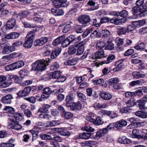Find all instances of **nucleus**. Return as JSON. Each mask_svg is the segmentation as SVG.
<instances>
[{
    "instance_id": "obj_29",
    "label": "nucleus",
    "mask_w": 147,
    "mask_h": 147,
    "mask_svg": "<svg viewBox=\"0 0 147 147\" xmlns=\"http://www.w3.org/2000/svg\"><path fill=\"white\" fill-rule=\"evenodd\" d=\"M33 42L31 40H30L26 39V41L24 44V46L26 48H30L32 45Z\"/></svg>"
},
{
    "instance_id": "obj_54",
    "label": "nucleus",
    "mask_w": 147,
    "mask_h": 147,
    "mask_svg": "<svg viewBox=\"0 0 147 147\" xmlns=\"http://www.w3.org/2000/svg\"><path fill=\"white\" fill-rule=\"evenodd\" d=\"M95 107L97 109L105 108L107 106L106 104H100L99 103H96L94 105Z\"/></svg>"
},
{
    "instance_id": "obj_34",
    "label": "nucleus",
    "mask_w": 147,
    "mask_h": 147,
    "mask_svg": "<svg viewBox=\"0 0 147 147\" xmlns=\"http://www.w3.org/2000/svg\"><path fill=\"white\" fill-rule=\"evenodd\" d=\"M42 91L43 94L47 96H49V95L52 93V90L49 87L45 88Z\"/></svg>"
},
{
    "instance_id": "obj_7",
    "label": "nucleus",
    "mask_w": 147,
    "mask_h": 147,
    "mask_svg": "<svg viewBox=\"0 0 147 147\" xmlns=\"http://www.w3.org/2000/svg\"><path fill=\"white\" fill-rule=\"evenodd\" d=\"M78 21L80 23L85 24L90 21V18L88 15H83L79 17Z\"/></svg>"
},
{
    "instance_id": "obj_53",
    "label": "nucleus",
    "mask_w": 147,
    "mask_h": 147,
    "mask_svg": "<svg viewBox=\"0 0 147 147\" xmlns=\"http://www.w3.org/2000/svg\"><path fill=\"white\" fill-rule=\"evenodd\" d=\"M15 69H16L13 63L6 66L5 67V70L6 71L13 70Z\"/></svg>"
},
{
    "instance_id": "obj_46",
    "label": "nucleus",
    "mask_w": 147,
    "mask_h": 147,
    "mask_svg": "<svg viewBox=\"0 0 147 147\" xmlns=\"http://www.w3.org/2000/svg\"><path fill=\"white\" fill-rule=\"evenodd\" d=\"M115 58V56L113 55L110 54L108 57L107 61H105L104 63L108 64L113 61Z\"/></svg>"
},
{
    "instance_id": "obj_12",
    "label": "nucleus",
    "mask_w": 147,
    "mask_h": 147,
    "mask_svg": "<svg viewBox=\"0 0 147 147\" xmlns=\"http://www.w3.org/2000/svg\"><path fill=\"white\" fill-rule=\"evenodd\" d=\"M145 104L146 102L142 98L138 100L135 102V105L138 106L140 109H144Z\"/></svg>"
},
{
    "instance_id": "obj_43",
    "label": "nucleus",
    "mask_w": 147,
    "mask_h": 147,
    "mask_svg": "<svg viewBox=\"0 0 147 147\" xmlns=\"http://www.w3.org/2000/svg\"><path fill=\"white\" fill-rule=\"evenodd\" d=\"M75 94L72 93L66 96L65 98L66 102H70L74 100L75 98Z\"/></svg>"
},
{
    "instance_id": "obj_33",
    "label": "nucleus",
    "mask_w": 147,
    "mask_h": 147,
    "mask_svg": "<svg viewBox=\"0 0 147 147\" xmlns=\"http://www.w3.org/2000/svg\"><path fill=\"white\" fill-rule=\"evenodd\" d=\"M125 103L127 107H131L135 105V102H134L133 98H130L129 100L125 102Z\"/></svg>"
},
{
    "instance_id": "obj_3",
    "label": "nucleus",
    "mask_w": 147,
    "mask_h": 147,
    "mask_svg": "<svg viewBox=\"0 0 147 147\" xmlns=\"http://www.w3.org/2000/svg\"><path fill=\"white\" fill-rule=\"evenodd\" d=\"M3 48L2 51L3 54H7L15 50V48L14 47H11L8 45L7 43H0V47Z\"/></svg>"
},
{
    "instance_id": "obj_61",
    "label": "nucleus",
    "mask_w": 147,
    "mask_h": 147,
    "mask_svg": "<svg viewBox=\"0 0 147 147\" xmlns=\"http://www.w3.org/2000/svg\"><path fill=\"white\" fill-rule=\"evenodd\" d=\"M134 50L132 49H129L127 50L124 54L125 56H127L130 55L134 53Z\"/></svg>"
},
{
    "instance_id": "obj_32",
    "label": "nucleus",
    "mask_w": 147,
    "mask_h": 147,
    "mask_svg": "<svg viewBox=\"0 0 147 147\" xmlns=\"http://www.w3.org/2000/svg\"><path fill=\"white\" fill-rule=\"evenodd\" d=\"M77 63V59L76 58H74L65 62V65H76Z\"/></svg>"
},
{
    "instance_id": "obj_57",
    "label": "nucleus",
    "mask_w": 147,
    "mask_h": 147,
    "mask_svg": "<svg viewBox=\"0 0 147 147\" xmlns=\"http://www.w3.org/2000/svg\"><path fill=\"white\" fill-rule=\"evenodd\" d=\"M119 82V79L118 78H114L110 79L109 80V83L115 84Z\"/></svg>"
},
{
    "instance_id": "obj_4",
    "label": "nucleus",
    "mask_w": 147,
    "mask_h": 147,
    "mask_svg": "<svg viewBox=\"0 0 147 147\" xmlns=\"http://www.w3.org/2000/svg\"><path fill=\"white\" fill-rule=\"evenodd\" d=\"M76 39L75 36L71 35L62 41L61 45L63 47H67L72 42L75 41Z\"/></svg>"
},
{
    "instance_id": "obj_21",
    "label": "nucleus",
    "mask_w": 147,
    "mask_h": 147,
    "mask_svg": "<svg viewBox=\"0 0 147 147\" xmlns=\"http://www.w3.org/2000/svg\"><path fill=\"white\" fill-rule=\"evenodd\" d=\"M82 107V105L79 102H73L72 103L70 109L71 110L74 111L76 109H79Z\"/></svg>"
},
{
    "instance_id": "obj_1",
    "label": "nucleus",
    "mask_w": 147,
    "mask_h": 147,
    "mask_svg": "<svg viewBox=\"0 0 147 147\" xmlns=\"http://www.w3.org/2000/svg\"><path fill=\"white\" fill-rule=\"evenodd\" d=\"M49 58L48 61L43 59L37 60L32 64V70L34 71H42L46 69L47 66L49 63Z\"/></svg>"
},
{
    "instance_id": "obj_38",
    "label": "nucleus",
    "mask_w": 147,
    "mask_h": 147,
    "mask_svg": "<svg viewBox=\"0 0 147 147\" xmlns=\"http://www.w3.org/2000/svg\"><path fill=\"white\" fill-rule=\"evenodd\" d=\"M74 29L77 33H81L83 32V27L82 26L79 25L75 26Z\"/></svg>"
},
{
    "instance_id": "obj_59",
    "label": "nucleus",
    "mask_w": 147,
    "mask_h": 147,
    "mask_svg": "<svg viewBox=\"0 0 147 147\" xmlns=\"http://www.w3.org/2000/svg\"><path fill=\"white\" fill-rule=\"evenodd\" d=\"M106 45L105 43L103 41L100 42L96 45V48L98 49H101L103 48Z\"/></svg>"
},
{
    "instance_id": "obj_58",
    "label": "nucleus",
    "mask_w": 147,
    "mask_h": 147,
    "mask_svg": "<svg viewBox=\"0 0 147 147\" xmlns=\"http://www.w3.org/2000/svg\"><path fill=\"white\" fill-rule=\"evenodd\" d=\"M71 28V27L70 24H68L65 26L63 30V32L64 33H67L70 31Z\"/></svg>"
},
{
    "instance_id": "obj_60",
    "label": "nucleus",
    "mask_w": 147,
    "mask_h": 147,
    "mask_svg": "<svg viewBox=\"0 0 147 147\" xmlns=\"http://www.w3.org/2000/svg\"><path fill=\"white\" fill-rule=\"evenodd\" d=\"M124 39L119 37H117L115 40V42L117 43V45L118 46L121 45L123 43Z\"/></svg>"
},
{
    "instance_id": "obj_42",
    "label": "nucleus",
    "mask_w": 147,
    "mask_h": 147,
    "mask_svg": "<svg viewBox=\"0 0 147 147\" xmlns=\"http://www.w3.org/2000/svg\"><path fill=\"white\" fill-rule=\"evenodd\" d=\"M23 24L25 28H35L36 25L33 24H31L27 21H24Z\"/></svg>"
},
{
    "instance_id": "obj_14",
    "label": "nucleus",
    "mask_w": 147,
    "mask_h": 147,
    "mask_svg": "<svg viewBox=\"0 0 147 147\" xmlns=\"http://www.w3.org/2000/svg\"><path fill=\"white\" fill-rule=\"evenodd\" d=\"M61 50L60 48H58L53 50L51 53L50 57L51 59L56 58L61 53Z\"/></svg>"
},
{
    "instance_id": "obj_6",
    "label": "nucleus",
    "mask_w": 147,
    "mask_h": 147,
    "mask_svg": "<svg viewBox=\"0 0 147 147\" xmlns=\"http://www.w3.org/2000/svg\"><path fill=\"white\" fill-rule=\"evenodd\" d=\"M48 40V38L47 37H43L35 40L34 42V45L35 47L41 46L47 42Z\"/></svg>"
},
{
    "instance_id": "obj_2",
    "label": "nucleus",
    "mask_w": 147,
    "mask_h": 147,
    "mask_svg": "<svg viewBox=\"0 0 147 147\" xmlns=\"http://www.w3.org/2000/svg\"><path fill=\"white\" fill-rule=\"evenodd\" d=\"M3 110L8 113L7 116L9 118H14L17 120H21L23 118V114L20 113L15 112L14 109L10 106H6Z\"/></svg>"
},
{
    "instance_id": "obj_11",
    "label": "nucleus",
    "mask_w": 147,
    "mask_h": 147,
    "mask_svg": "<svg viewBox=\"0 0 147 147\" xmlns=\"http://www.w3.org/2000/svg\"><path fill=\"white\" fill-rule=\"evenodd\" d=\"M16 20L14 18H11L7 22L6 28L9 29H12L16 24Z\"/></svg>"
},
{
    "instance_id": "obj_9",
    "label": "nucleus",
    "mask_w": 147,
    "mask_h": 147,
    "mask_svg": "<svg viewBox=\"0 0 147 147\" xmlns=\"http://www.w3.org/2000/svg\"><path fill=\"white\" fill-rule=\"evenodd\" d=\"M100 96L102 99L105 100H109L112 97V95L107 92L102 91L100 94Z\"/></svg>"
},
{
    "instance_id": "obj_26",
    "label": "nucleus",
    "mask_w": 147,
    "mask_h": 147,
    "mask_svg": "<svg viewBox=\"0 0 147 147\" xmlns=\"http://www.w3.org/2000/svg\"><path fill=\"white\" fill-rule=\"evenodd\" d=\"M107 133V130H104L103 128L97 131L96 133V138L98 139L100 137L102 136L104 134Z\"/></svg>"
},
{
    "instance_id": "obj_28",
    "label": "nucleus",
    "mask_w": 147,
    "mask_h": 147,
    "mask_svg": "<svg viewBox=\"0 0 147 147\" xmlns=\"http://www.w3.org/2000/svg\"><path fill=\"white\" fill-rule=\"evenodd\" d=\"M39 98V96H36L35 97L32 96L25 98V99L30 102L34 104L36 102V100H38Z\"/></svg>"
},
{
    "instance_id": "obj_19",
    "label": "nucleus",
    "mask_w": 147,
    "mask_h": 147,
    "mask_svg": "<svg viewBox=\"0 0 147 147\" xmlns=\"http://www.w3.org/2000/svg\"><path fill=\"white\" fill-rule=\"evenodd\" d=\"M50 107V105L47 104H44L42 107L40 108L38 111L41 113H47L48 111V109Z\"/></svg>"
},
{
    "instance_id": "obj_31",
    "label": "nucleus",
    "mask_w": 147,
    "mask_h": 147,
    "mask_svg": "<svg viewBox=\"0 0 147 147\" xmlns=\"http://www.w3.org/2000/svg\"><path fill=\"white\" fill-rule=\"evenodd\" d=\"M35 33L33 31H30L27 34L26 39L32 40L33 42L34 39V37L35 35Z\"/></svg>"
},
{
    "instance_id": "obj_62",
    "label": "nucleus",
    "mask_w": 147,
    "mask_h": 147,
    "mask_svg": "<svg viewBox=\"0 0 147 147\" xmlns=\"http://www.w3.org/2000/svg\"><path fill=\"white\" fill-rule=\"evenodd\" d=\"M25 115L28 117H30L32 116V113L29 109H26L24 111Z\"/></svg>"
},
{
    "instance_id": "obj_30",
    "label": "nucleus",
    "mask_w": 147,
    "mask_h": 147,
    "mask_svg": "<svg viewBox=\"0 0 147 147\" xmlns=\"http://www.w3.org/2000/svg\"><path fill=\"white\" fill-rule=\"evenodd\" d=\"M15 69H17L23 66L24 65V62L22 61H19L13 63Z\"/></svg>"
},
{
    "instance_id": "obj_13",
    "label": "nucleus",
    "mask_w": 147,
    "mask_h": 147,
    "mask_svg": "<svg viewBox=\"0 0 147 147\" xmlns=\"http://www.w3.org/2000/svg\"><path fill=\"white\" fill-rule=\"evenodd\" d=\"M127 122L123 119L118 121L116 122L115 127L118 129H121L123 126H125L127 125Z\"/></svg>"
},
{
    "instance_id": "obj_35",
    "label": "nucleus",
    "mask_w": 147,
    "mask_h": 147,
    "mask_svg": "<svg viewBox=\"0 0 147 147\" xmlns=\"http://www.w3.org/2000/svg\"><path fill=\"white\" fill-rule=\"evenodd\" d=\"M59 124V121L57 120H52L48 122V126L54 127L57 126Z\"/></svg>"
},
{
    "instance_id": "obj_23",
    "label": "nucleus",
    "mask_w": 147,
    "mask_h": 147,
    "mask_svg": "<svg viewBox=\"0 0 147 147\" xmlns=\"http://www.w3.org/2000/svg\"><path fill=\"white\" fill-rule=\"evenodd\" d=\"M142 8L138 6H135L132 8V12L133 15L137 16L138 13L140 12V11L142 10Z\"/></svg>"
},
{
    "instance_id": "obj_55",
    "label": "nucleus",
    "mask_w": 147,
    "mask_h": 147,
    "mask_svg": "<svg viewBox=\"0 0 147 147\" xmlns=\"http://www.w3.org/2000/svg\"><path fill=\"white\" fill-rule=\"evenodd\" d=\"M92 82L95 85H99L104 82V80L101 78L97 79L92 80Z\"/></svg>"
},
{
    "instance_id": "obj_44",
    "label": "nucleus",
    "mask_w": 147,
    "mask_h": 147,
    "mask_svg": "<svg viewBox=\"0 0 147 147\" xmlns=\"http://www.w3.org/2000/svg\"><path fill=\"white\" fill-rule=\"evenodd\" d=\"M119 111L121 113H129L131 112V110L128 107H123L121 108Z\"/></svg>"
},
{
    "instance_id": "obj_36",
    "label": "nucleus",
    "mask_w": 147,
    "mask_h": 147,
    "mask_svg": "<svg viewBox=\"0 0 147 147\" xmlns=\"http://www.w3.org/2000/svg\"><path fill=\"white\" fill-rule=\"evenodd\" d=\"M127 32L126 28L122 27L118 29L117 33L119 35L125 34Z\"/></svg>"
},
{
    "instance_id": "obj_5",
    "label": "nucleus",
    "mask_w": 147,
    "mask_h": 147,
    "mask_svg": "<svg viewBox=\"0 0 147 147\" xmlns=\"http://www.w3.org/2000/svg\"><path fill=\"white\" fill-rule=\"evenodd\" d=\"M19 121V120H18ZM20 121V120H19ZM8 122L10 125H11L13 129L16 130H19L22 128L21 126L18 123V120H15L13 119L8 118Z\"/></svg>"
},
{
    "instance_id": "obj_17",
    "label": "nucleus",
    "mask_w": 147,
    "mask_h": 147,
    "mask_svg": "<svg viewBox=\"0 0 147 147\" xmlns=\"http://www.w3.org/2000/svg\"><path fill=\"white\" fill-rule=\"evenodd\" d=\"M65 38V36L64 35L58 37L53 41V45L55 46L57 45L60 44Z\"/></svg>"
},
{
    "instance_id": "obj_10",
    "label": "nucleus",
    "mask_w": 147,
    "mask_h": 147,
    "mask_svg": "<svg viewBox=\"0 0 147 147\" xmlns=\"http://www.w3.org/2000/svg\"><path fill=\"white\" fill-rule=\"evenodd\" d=\"M56 131H57L58 133L60 135L63 136H68L70 135L69 132L67 131L65 128H55Z\"/></svg>"
},
{
    "instance_id": "obj_40",
    "label": "nucleus",
    "mask_w": 147,
    "mask_h": 147,
    "mask_svg": "<svg viewBox=\"0 0 147 147\" xmlns=\"http://www.w3.org/2000/svg\"><path fill=\"white\" fill-rule=\"evenodd\" d=\"M96 58L100 59L104 57V51L102 50H100L96 52L95 54Z\"/></svg>"
},
{
    "instance_id": "obj_56",
    "label": "nucleus",
    "mask_w": 147,
    "mask_h": 147,
    "mask_svg": "<svg viewBox=\"0 0 147 147\" xmlns=\"http://www.w3.org/2000/svg\"><path fill=\"white\" fill-rule=\"evenodd\" d=\"M59 67V65L57 62H55L50 67V69L51 70L54 71L58 69Z\"/></svg>"
},
{
    "instance_id": "obj_18",
    "label": "nucleus",
    "mask_w": 147,
    "mask_h": 147,
    "mask_svg": "<svg viewBox=\"0 0 147 147\" xmlns=\"http://www.w3.org/2000/svg\"><path fill=\"white\" fill-rule=\"evenodd\" d=\"M132 137L133 138H136L138 139L143 138V136L140 135L139 130L137 129H133L132 131Z\"/></svg>"
},
{
    "instance_id": "obj_15",
    "label": "nucleus",
    "mask_w": 147,
    "mask_h": 147,
    "mask_svg": "<svg viewBox=\"0 0 147 147\" xmlns=\"http://www.w3.org/2000/svg\"><path fill=\"white\" fill-rule=\"evenodd\" d=\"M61 75V72L56 71L53 72H50L49 74V76H50V78L54 79L59 78Z\"/></svg>"
},
{
    "instance_id": "obj_24",
    "label": "nucleus",
    "mask_w": 147,
    "mask_h": 147,
    "mask_svg": "<svg viewBox=\"0 0 147 147\" xmlns=\"http://www.w3.org/2000/svg\"><path fill=\"white\" fill-rule=\"evenodd\" d=\"M132 74L134 78L136 79L142 78L145 76L144 74L140 72L134 71L132 72Z\"/></svg>"
},
{
    "instance_id": "obj_63",
    "label": "nucleus",
    "mask_w": 147,
    "mask_h": 147,
    "mask_svg": "<svg viewBox=\"0 0 147 147\" xmlns=\"http://www.w3.org/2000/svg\"><path fill=\"white\" fill-rule=\"evenodd\" d=\"M29 13L28 11H24L19 13L18 15L20 18H25L28 15Z\"/></svg>"
},
{
    "instance_id": "obj_37",
    "label": "nucleus",
    "mask_w": 147,
    "mask_h": 147,
    "mask_svg": "<svg viewBox=\"0 0 147 147\" xmlns=\"http://www.w3.org/2000/svg\"><path fill=\"white\" fill-rule=\"evenodd\" d=\"M114 48L113 43L111 41H108L107 43V45L105 49V50H112Z\"/></svg>"
},
{
    "instance_id": "obj_51",
    "label": "nucleus",
    "mask_w": 147,
    "mask_h": 147,
    "mask_svg": "<svg viewBox=\"0 0 147 147\" xmlns=\"http://www.w3.org/2000/svg\"><path fill=\"white\" fill-rule=\"evenodd\" d=\"M128 15V13L126 10H122L121 12H119V16H120L123 18H126Z\"/></svg>"
},
{
    "instance_id": "obj_48",
    "label": "nucleus",
    "mask_w": 147,
    "mask_h": 147,
    "mask_svg": "<svg viewBox=\"0 0 147 147\" xmlns=\"http://www.w3.org/2000/svg\"><path fill=\"white\" fill-rule=\"evenodd\" d=\"M103 122L101 117H100L97 116L96 118V119H95L94 124L96 125H99L102 124Z\"/></svg>"
},
{
    "instance_id": "obj_22",
    "label": "nucleus",
    "mask_w": 147,
    "mask_h": 147,
    "mask_svg": "<svg viewBox=\"0 0 147 147\" xmlns=\"http://www.w3.org/2000/svg\"><path fill=\"white\" fill-rule=\"evenodd\" d=\"M92 136V134L88 132H83L79 135L80 138L82 139L87 140L89 139Z\"/></svg>"
},
{
    "instance_id": "obj_41",
    "label": "nucleus",
    "mask_w": 147,
    "mask_h": 147,
    "mask_svg": "<svg viewBox=\"0 0 147 147\" xmlns=\"http://www.w3.org/2000/svg\"><path fill=\"white\" fill-rule=\"evenodd\" d=\"M62 116L66 119H70L73 116V114L69 112L65 111L62 113Z\"/></svg>"
},
{
    "instance_id": "obj_47",
    "label": "nucleus",
    "mask_w": 147,
    "mask_h": 147,
    "mask_svg": "<svg viewBox=\"0 0 147 147\" xmlns=\"http://www.w3.org/2000/svg\"><path fill=\"white\" fill-rule=\"evenodd\" d=\"M40 136L42 140H53V138L52 137L51 135H48L45 134H41Z\"/></svg>"
},
{
    "instance_id": "obj_8",
    "label": "nucleus",
    "mask_w": 147,
    "mask_h": 147,
    "mask_svg": "<svg viewBox=\"0 0 147 147\" xmlns=\"http://www.w3.org/2000/svg\"><path fill=\"white\" fill-rule=\"evenodd\" d=\"M13 98V96L12 94H8L3 97L1 100V101L4 104H10L11 102V99Z\"/></svg>"
},
{
    "instance_id": "obj_64",
    "label": "nucleus",
    "mask_w": 147,
    "mask_h": 147,
    "mask_svg": "<svg viewBox=\"0 0 147 147\" xmlns=\"http://www.w3.org/2000/svg\"><path fill=\"white\" fill-rule=\"evenodd\" d=\"M83 130L86 131H89L91 132H93L94 131V129L90 126H87L84 127L83 128Z\"/></svg>"
},
{
    "instance_id": "obj_45",
    "label": "nucleus",
    "mask_w": 147,
    "mask_h": 147,
    "mask_svg": "<svg viewBox=\"0 0 147 147\" xmlns=\"http://www.w3.org/2000/svg\"><path fill=\"white\" fill-rule=\"evenodd\" d=\"M145 45L143 43H141L139 44L138 45L136 46L134 48L137 50H139L142 51L144 50L145 49Z\"/></svg>"
},
{
    "instance_id": "obj_16",
    "label": "nucleus",
    "mask_w": 147,
    "mask_h": 147,
    "mask_svg": "<svg viewBox=\"0 0 147 147\" xmlns=\"http://www.w3.org/2000/svg\"><path fill=\"white\" fill-rule=\"evenodd\" d=\"M33 18V21L36 23H41L43 21V18L40 17V15L37 13H34Z\"/></svg>"
},
{
    "instance_id": "obj_49",
    "label": "nucleus",
    "mask_w": 147,
    "mask_h": 147,
    "mask_svg": "<svg viewBox=\"0 0 147 147\" xmlns=\"http://www.w3.org/2000/svg\"><path fill=\"white\" fill-rule=\"evenodd\" d=\"M54 6L56 8L63 7V5L61 4L59 0H54L53 2Z\"/></svg>"
},
{
    "instance_id": "obj_20",
    "label": "nucleus",
    "mask_w": 147,
    "mask_h": 147,
    "mask_svg": "<svg viewBox=\"0 0 147 147\" xmlns=\"http://www.w3.org/2000/svg\"><path fill=\"white\" fill-rule=\"evenodd\" d=\"M144 83V81L142 79H140L136 81H132L129 84L130 86H134L137 85H141Z\"/></svg>"
},
{
    "instance_id": "obj_52",
    "label": "nucleus",
    "mask_w": 147,
    "mask_h": 147,
    "mask_svg": "<svg viewBox=\"0 0 147 147\" xmlns=\"http://www.w3.org/2000/svg\"><path fill=\"white\" fill-rule=\"evenodd\" d=\"M77 47L76 46L73 47H70L68 50V53L69 54L73 55L77 51Z\"/></svg>"
},
{
    "instance_id": "obj_50",
    "label": "nucleus",
    "mask_w": 147,
    "mask_h": 147,
    "mask_svg": "<svg viewBox=\"0 0 147 147\" xmlns=\"http://www.w3.org/2000/svg\"><path fill=\"white\" fill-rule=\"evenodd\" d=\"M77 96L79 100L80 101H84L86 100V96L83 93L80 92L78 93Z\"/></svg>"
},
{
    "instance_id": "obj_27",
    "label": "nucleus",
    "mask_w": 147,
    "mask_h": 147,
    "mask_svg": "<svg viewBox=\"0 0 147 147\" xmlns=\"http://www.w3.org/2000/svg\"><path fill=\"white\" fill-rule=\"evenodd\" d=\"M100 34L102 37L105 38H107L111 35L110 31L107 29L102 30Z\"/></svg>"
},
{
    "instance_id": "obj_25",
    "label": "nucleus",
    "mask_w": 147,
    "mask_h": 147,
    "mask_svg": "<svg viewBox=\"0 0 147 147\" xmlns=\"http://www.w3.org/2000/svg\"><path fill=\"white\" fill-rule=\"evenodd\" d=\"M8 36L7 37L9 38V39H13L17 38L20 36V34L18 33L15 32H12L10 34H7Z\"/></svg>"
},
{
    "instance_id": "obj_39",
    "label": "nucleus",
    "mask_w": 147,
    "mask_h": 147,
    "mask_svg": "<svg viewBox=\"0 0 147 147\" xmlns=\"http://www.w3.org/2000/svg\"><path fill=\"white\" fill-rule=\"evenodd\" d=\"M120 20L117 18L114 17L110 19L111 23L116 25H119L120 24Z\"/></svg>"
}]
</instances>
